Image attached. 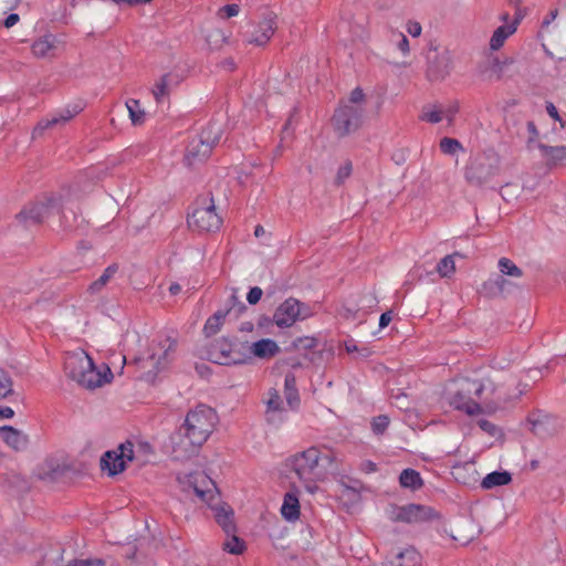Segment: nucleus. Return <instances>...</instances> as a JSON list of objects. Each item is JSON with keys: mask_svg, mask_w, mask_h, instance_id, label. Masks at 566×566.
Returning <instances> with one entry per match:
<instances>
[{"mask_svg": "<svg viewBox=\"0 0 566 566\" xmlns=\"http://www.w3.org/2000/svg\"><path fill=\"white\" fill-rule=\"evenodd\" d=\"M451 407L472 416L481 412H493L502 407L510 398L502 387H496L491 380L478 381L461 378L454 380L447 391Z\"/></svg>", "mask_w": 566, "mask_h": 566, "instance_id": "f257e3e1", "label": "nucleus"}, {"mask_svg": "<svg viewBox=\"0 0 566 566\" xmlns=\"http://www.w3.org/2000/svg\"><path fill=\"white\" fill-rule=\"evenodd\" d=\"M334 462V454L328 450L310 447L297 451L285 460V465L296 476L298 488L314 494L318 483L324 480ZM296 484V482H294Z\"/></svg>", "mask_w": 566, "mask_h": 566, "instance_id": "f03ea898", "label": "nucleus"}, {"mask_svg": "<svg viewBox=\"0 0 566 566\" xmlns=\"http://www.w3.org/2000/svg\"><path fill=\"white\" fill-rule=\"evenodd\" d=\"M219 417L214 409L199 405L191 409L185 419L180 433L172 437L175 452L180 454L193 453L201 447L217 428Z\"/></svg>", "mask_w": 566, "mask_h": 566, "instance_id": "7ed1b4c3", "label": "nucleus"}, {"mask_svg": "<svg viewBox=\"0 0 566 566\" xmlns=\"http://www.w3.org/2000/svg\"><path fill=\"white\" fill-rule=\"evenodd\" d=\"M64 368L70 378L86 389L101 388L113 380V373L106 363L96 364L84 350L66 355Z\"/></svg>", "mask_w": 566, "mask_h": 566, "instance_id": "20e7f679", "label": "nucleus"}, {"mask_svg": "<svg viewBox=\"0 0 566 566\" xmlns=\"http://www.w3.org/2000/svg\"><path fill=\"white\" fill-rule=\"evenodd\" d=\"M176 357V340L169 336H159L153 339L147 349L135 361L142 378L155 384L159 375L166 371Z\"/></svg>", "mask_w": 566, "mask_h": 566, "instance_id": "39448f33", "label": "nucleus"}, {"mask_svg": "<svg viewBox=\"0 0 566 566\" xmlns=\"http://www.w3.org/2000/svg\"><path fill=\"white\" fill-rule=\"evenodd\" d=\"M177 480L180 490L186 495H193V500L198 503L207 505L218 500L219 492L216 483L205 472L179 473Z\"/></svg>", "mask_w": 566, "mask_h": 566, "instance_id": "423d86ee", "label": "nucleus"}, {"mask_svg": "<svg viewBox=\"0 0 566 566\" xmlns=\"http://www.w3.org/2000/svg\"><path fill=\"white\" fill-rule=\"evenodd\" d=\"M139 449H149V443L127 441L116 449L105 452L101 459L102 470L107 472L108 475H116L123 472L128 462L138 459Z\"/></svg>", "mask_w": 566, "mask_h": 566, "instance_id": "0eeeda50", "label": "nucleus"}, {"mask_svg": "<svg viewBox=\"0 0 566 566\" xmlns=\"http://www.w3.org/2000/svg\"><path fill=\"white\" fill-rule=\"evenodd\" d=\"M221 134V125L218 123H212L202 129L198 139H193L187 148V161L193 165L206 159L214 145L219 143Z\"/></svg>", "mask_w": 566, "mask_h": 566, "instance_id": "6e6552de", "label": "nucleus"}, {"mask_svg": "<svg viewBox=\"0 0 566 566\" xmlns=\"http://www.w3.org/2000/svg\"><path fill=\"white\" fill-rule=\"evenodd\" d=\"M311 315L312 313L306 305L296 298L290 297L276 307L273 314V322L280 328H287L297 321H303Z\"/></svg>", "mask_w": 566, "mask_h": 566, "instance_id": "1a4fd4ad", "label": "nucleus"}, {"mask_svg": "<svg viewBox=\"0 0 566 566\" xmlns=\"http://www.w3.org/2000/svg\"><path fill=\"white\" fill-rule=\"evenodd\" d=\"M208 358L219 365H232L247 363L243 352H240L227 338H220L212 343L208 349Z\"/></svg>", "mask_w": 566, "mask_h": 566, "instance_id": "9d476101", "label": "nucleus"}, {"mask_svg": "<svg viewBox=\"0 0 566 566\" xmlns=\"http://www.w3.org/2000/svg\"><path fill=\"white\" fill-rule=\"evenodd\" d=\"M188 223L199 231L209 232L218 230L221 226V218L216 212L212 199L195 208L188 218Z\"/></svg>", "mask_w": 566, "mask_h": 566, "instance_id": "9b49d317", "label": "nucleus"}, {"mask_svg": "<svg viewBox=\"0 0 566 566\" xmlns=\"http://www.w3.org/2000/svg\"><path fill=\"white\" fill-rule=\"evenodd\" d=\"M364 109L357 105H342L334 115L335 128L340 134H348L357 129L361 123Z\"/></svg>", "mask_w": 566, "mask_h": 566, "instance_id": "f8f14e48", "label": "nucleus"}, {"mask_svg": "<svg viewBox=\"0 0 566 566\" xmlns=\"http://www.w3.org/2000/svg\"><path fill=\"white\" fill-rule=\"evenodd\" d=\"M526 147L530 151L537 149L549 168L566 164V145L548 146L530 138L526 142Z\"/></svg>", "mask_w": 566, "mask_h": 566, "instance_id": "ddd939ff", "label": "nucleus"}, {"mask_svg": "<svg viewBox=\"0 0 566 566\" xmlns=\"http://www.w3.org/2000/svg\"><path fill=\"white\" fill-rule=\"evenodd\" d=\"M60 203L56 198H49L28 206L19 214L25 221L40 222L51 214L60 211Z\"/></svg>", "mask_w": 566, "mask_h": 566, "instance_id": "4468645a", "label": "nucleus"}, {"mask_svg": "<svg viewBox=\"0 0 566 566\" xmlns=\"http://www.w3.org/2000/svg\"><path fill=\"white\" fill-rule=\"evenodd\" d=\"M63 45L64 40L60 35L48 33L33 41L31 51L39 59L54 57Z\"/></svg>", "mask_w": 566, "mask_h": 566, "instance_id": "2eb2a0df", "label": "nucleus"}, {"mask_svg": "<svg viewBox=\"0 0 566 566\" xmlns=\"http://www.w3.org/2000/svg\"><path fill=\"white\" fill-rule=\"evenodd\" d=\"M276 30L275 17L268 15L253 25L252 31L247 35L245 41L249 44H266Z\"/></svg>", "mask_w": 566, "mask_h": 566, "instance_id": "dca6fc26", "label": "nucleus"}, {"mask_svg": "<svg viewBox=\"0 0 566 566\" xmlns=\"http://www.w3.org/2000/svg\"><path fill=\"white\" fill-rule=\"evenodd\" d=\"M244 355L247 361L252 358L270 359L280 353V346L271 338H262L260 340L247 344L244 346Z\"/></svg>", "mask_w": 566, "mask_h": 566, "instance_id": "f3484780", "label": "nucleus"}, {"mask_svg": "<svg viewBox=\"0 0 566 566\" xmlns=\"http://www.w3.org/2000/svg\"><path fill=\"white\" fill-rule=\"evenodd\" d=\"M499 20L503 24L499 25L492 32L489 40V49L492 52L500 51L504 46L507 39H510L516 32L514 24H507V12L501 13Z\"/></svg>", "mask_w": 566, "mask_h": 566, "instance_id": "a211bd4d", "label": "nucleus"}, {"mask_svg": "<svg viewBox=\"0 0 566 566\" xmlns=\"http://www.w3.org/2000/svg\"><path fill=\"white\" fill-rule=\"evenodd\" d=\"M207 506L214 513L217 523L222 527L226 534L235 532L233 510L228 504L222 503L219 495L216 502L207 504Z\"/></svg>", "mask_w": 566, "mask_h": 566, "instance_id": "6ab92c4d", "label": "nucleus"}, {"mask_svg": "<svg viewBox=\"0 0 566 566\" xmlns=\"http://www.w3.org/2000/svg\"><path fill=\"white\" fill-rule=\"evenodd\" d=\"M206 49L210 52L220 51L230 41V32L220 27H207L201 30Z\"/></svg>", "mask_w": 566, "mask_h": 566, "instance_id": "aec40b11", "label": "nucleus"}, {"mask_svg": "<svg viewBox=\"0 0 566 566\" xmlns=\"http://www.w3.org/2000/svg\"><path fill=\"white\" fill-rule=\"evenodd\" d=\"M500 171L499 161L492 160L488 165L480 164L467 171V179L475 185H484L491 181Z\"/></svg>", "mask_w": 566, "mask_h": 566, "instance_id": "412c9836", "label": "nucleus"}, {"mask_svg": "<svg viewBox=\"0 0 566 566\" xmlns=\"http://www.w3.org/2000/svg\"><path fill=\"white\" fill-rule=\"evenodd\" d=\"M0 438L8 447L17 451L24 450L29 443L28 436L11 426L0 427Z\"/></svg>", "mask_w": 566, "mask_h": 566, "instance_id": "4be33fe9", "label": "nucleus"}, {"mask_svg": "<svg viewBox=\"0 0 566 566\" xmlns=\"http://www.w3.org/2000/svg\"><path fill=\"white\" fill-rule=\"evenodd\" d=\"M178 84V77L174 74H165L154 83L151 94L157 104H163L168 97L174 85Z\"/></svg>", "mask_w": 566, "mask_h": 566, "instance_id": "5701e85b", "label": "nucleus"}, {"mask_svg": "<svg viewBox=\"0 0 566 566\" xmlns=\"http://www.w3.org/2000/svg\"><path fill=\"white\" fill-rule=\"evenodd\" d=\"M281 514L284 520L289 522H295L300 517V501L298 497L293 493L289 492L284 495L283 503L281 506Z\"/></svg>", "mask_w": 566, "mask_h": 566, "instance_id": "b1692460", "label": "nucleus"}, {"mask_svg": "<svg viewBox=\"0 0 566 566\" xmlns=\"http://www.w3.org/2000/svg\"><path fill=\"white\" fill-rule=\"evenodd\" d=\"M421 556L413 547H406L396 554L395 559L390 560V566H417Z\"/></svg>", "mask_w": 566, "mask_h": 566, "instance_id": "393cba45", "label": "nucleus"}, {"mask_svg": "<svg viewBox=\"0 0 566 566\" xmlns=\"http://www.w3.org/2000/svg\"><path fill=\"white\" fill-rule=\"evenodd\" d=\"M513 283L510 279H506L505 275L499 274L493 277H490L484 283V289L489 291L491 294H503L505 292L511 291L513 287Z\"/></svg>", "mask_w": 566, "mask_h": 566, "instance_id": "a878e982", "label": "nucleus"}, {"mask_svg": "<svg viewBox=\"0 0 566 566\" xmlns=\"http://www.w3.org/2000/svg\"><path fill=\"white\" fill-rule=\"evenodd\" d=\"M511 480L512 476L507 471H494L483 478L481 486L485 490H490L496 486L506 485Z\"/></svg>", "mask_w": 566, "mask_h": 566, "instance_id": "bb28decb", "label": "nucleus"}, {"mask_svg": "<svg viewBox=\"0 0 566 566\" xmlns=\"http://www.w3.org/2000/svg\"><path fill=\"white\" fill-rule=\"evenodd\" d=\"M228 314L229 311L219 310L210 316L203 326L205 334L207 336L216 335L221 329Z\"/></svg>", "mask_w": 566, "mask_h": 566, "instance_id": "cd10ccee", "label": "nucleus"}, {"mask_svg": "<svg viewBox=\"0 0 566 566\" xmlns=\"http://www.w3.org/2000/svg\"><path fill=\"white\" fill-rule=\"evenodd\" d=\"M126 108L133 125L138 126L145 123L146 113L138 99H128L126 102Z\"/></svg>", "mask_w": 566, "mask_h": 566, "instance_id": "c85d7f7f", "label": "nucleus"}, {"mask_svg": "<svg viewBox=\"0 0 566 566\" xmlns=\"http://www.w3.org/2000/svg\"><path fill=\"white\" fill-rule=\"evenodd\" d=\"M284 394L287 403L294 407L298 402V392L296 388V380L293 374H287L284 379Z\"/></svg>", "mask_w": 566, "mask_h": 566, "instance_id": "c756f323", "label": "nucleus"}, {"mask_svg": "<svg viewBox=\"0 0 566 566\" xmlns=\"http://www.w3.org/2000/svg\"><path fill=\"white\" fill-rule=\"evenodd\" d=\"M400 484L403 488L418 489L422 484V480L420 474L412 469H406L400 473L399 476Z\"/></svg>", "mask_w": 566, "mask_h": 566, "instance_id": "7c9ffc66", "label": "nucleus"}, {"mask_svg": "<svg viewBox=\"0 0 566 566\" xmlns=\"http://www.w3.org/2000/svg\"><path fill=\"white\" fill-rule=\"evenodd\" d=\"M228 538L223 543V549L233 555H240L244 552V543L235 535V532L232 534H227Z\"/></svg>", "mask_w": 566, "mask_h": 566, "instance_id": "2f4dec72", "label": "nucleus"}, {"mask_svg": "<svg viewBox=\"0 0 566 566\" xmlns=\"http://www.w3.org/2000/svg\"><path fill=\"white\" fill-rule=\"evenodd\" d=\"M455 256H460L459 253H455V254H452V255H447L444 256L437 265V272L443 276V277H448L450 275H452L455 271V262H454V258Z\"/></svg>", "mask_w": 566, "mask_h": 566, "instance_id": "473e14b6", "label": "nucleus"}, {"mask_svg": "<svg viewBox=\"0 0 566 566\" xmlns=\"http://www.w3.org/2000/svg\"><path fill=\"white\" fill-rule=\"evenodd\" d=\"M499 270L500 273L509 276L511 279L513 277H521L522 271L520 268H517L510 259L507 258H501L499 260Z\"/></svg>", "mask_w": 566, "mask_h": 566, "instance_id": "72a5a7b5", "label": "nucleus"}, {"mask_svg": "<svg viewBox=\"0 0 566 566\" xmlns=\"http://www.w3.org/2000/svg\"><path fill=\"white\" fill-rule=\"evenodd\" d=\"M14 394L13 381L10 375L0 368V399H7Z\"/></svg>", "mask_w": 566, "mask_h": 566, "instance_id": "f704fd0d", "label": "nucleus"}, {"mask_svg": "<svg viewBox=\"0 0 566 566\" xmlns=\"http://www.w3.org/2000/svg\"><path fill=\"white\" fill-rule=\"evenodd\" d=\"M421 119L431 124L440 123L444 119L442 107L430 106L422 111Z\"/></svg>", "mask_w": 566, "mask_h": 566, "instance_id": "c9c22d12", "label": "nucleus"}, {"mask_svg": "<svg viewBox=\"0 0 566 566\" xmlns=\"http://www.w3.org/2000/svg\"><path fill=\"white\" fill-rule=\"evenodd\" d=\"M74 116V113H72L71 111H64L61 115L59 116H52L51 118H48V119H44V120H41L36 127V130L38 129H44V128H48L50 126H53V125H57L60 123H66L67 120H70L72 117Z\"/></svg>", "mask_w": 566, "mask_h": 566, "instance_id": "e433bc0d", "label": "nucleus"}, {"mask_svg": "<svg viewBox=\"0 0 566 566\" xmlns=\"http://www.w3.org/2000/svg\"><path fill=\"white\" fill-rule=\"evenodd\" d=\"M439 60H440V63H441V67L440 69H437V70H432L431 69V72H433V76L436 78H439V77H443L446 76L450 69H451V55L448 51H443L439 54Z\"/></svg>", "mask_w": 566, "mask_h": 566, "instance_id": "4c0bfd02", "label": "nucleus"}, {"mask_svg": "<svg viewBox=\"0 0 566 566\" xmlns=\"http://www.w3.org/2000/svg\"><path fill=\"white\" fill-rule=\"evenodd\" d=\"M422 510L423 507L411 504L401 510L399 517L407 522H415L420 517Z\"/></svg>", "mask_w": 566, "mask_h": 566, "instance_id": "58836bf2", "label": "nucleus"}, {"mask_svg": "<svg viewBox=\"0 0 566 566\" xmlns=\"http://www.w3.org/2000/svg\"><path fill=\"white\" fill-rule=\"evenodd\" d=\"M116 268L115 266H108L104 273L90 285V290L94 292H98L108 281L109 279L115 274Z\"/></svg>", "mask_w": 566, "mask_h": 566, "instance_id": "ea45409f", "label": "nucleus"}, {"mask_svg": "<svg viewBox=\"0 0 566 566\" xmlns=\"http://www.w3.org/2000/svg\"><path fill=\"white\" fill-rule=\"evenodd\" d=\"M440 149L443 154L454 155L462 149V146L457 139L444 137L440 140Z\"/></svg>", "mask_w": 566, "mask_h": 566, "instance_id": "a19ab883", "label": "nucleus"}, {"mask_svg": "<svg viewBox=\"0 0 566 566\" xmlns=\"http://www.w3.org/2000/svg\"><path fill=\"white\" fill-rule=\"evenodd\" d=\"M240 6L237 3L226 4L218 9L217 17L221 20H227L237 17L240 13Z\"/></svg>", "mask_w": 566, "mask_h": 566, "instance_id": "79ce46f5", "label": "nucleus"}, {"mask_svg": "<svg viewBox=\"0 0 566 566\" xmlns=\"http://www.w3.org/2000/svg\"><path fill=\"white\" fill-rule=\"evenodd\" d=\"M389 426V418L385 415L375 417L371 421V429L375 434H381Z\"/></svg>", "mask_w": 566, "mask_h": 566, "instance_id": "37998d69", "label": "nucleus"}, {"mask_svg": "<svg viewBox=\"0 0 566 566\" xmlns=\"http://www.w3.org/2000/svg\"><path fill=\"white\" fill-rule=\"evenodd\" d=\"M352 171L353 167L349 161L342 164L336 172V181L343 184L352 175Z\"/></svg>", "mask_w": 566, "mask_h": 566, "instance_id": "c03bdc74", "label": "nucleus"}, {"mask_svg": "<svg viewBox=\"0 0 566 566\" xmlns=\"http://www.w3.org/2000/svg\"><path fill=\"white\" fill-rule=\"evenodd\" d=\"M479 426L483 431H485L493 438H500L502 436L501 430L495 424L488 420H480Z\"/></svg>", "mask_w": 566, "mask_h": 566, "instance_id": "a18cd8bd", "label": "nucleus"}, {"mask_svg": "<svg viewBox=\"0 0 566 566\" xmlns=\"http://www.w3.org/2000/svg\"><path fill=\"white\" fill-rule=\"evenodd\" d=\"M282 400L276 390L269 391V399L266 400V406L269 410H279L281 407Z\"/></svg>", "mask_w": 566, "mask_h": 566, "instance_id": "49530a36", "label": "nucleus"}, {"mask_svg": "<svg viewBox=\"0 0 566 566\" xmlns=\"http://www.w3.org/2000/svg\"><path fill=\"white\" fill-rule=\"evenodd\" d=\"M397 36V40H396V46L399 51H401V53L403 55H407L410 51V48H409V41L407 39V36L403 34V33H397L396 34Z\"/></svg>", "mask_w": 566, "mask_h": 566, "instance_id": "de8ad7c7", "label": "nucleus"}, {"mask_svg": "<svg viewBox=\"0 0 566 566\" xmlns=\"http://www.w3.org/2000/svg\"><path fill=\"white\" fill-rule=\"evenodd\" d=\"M363 101H364V92L361 91V88L356 87L355 90L352 91L347 105L360 106Z\"/></svg>", "mask_w": 566, "mask_h": 566, "instance_id": "09e8293b", "label": "nucleus"}, {"mask_svg": "<svg viewBox=\"0 0 566 566\" xmlns=\"http://www.w3.org/2000/svg\"><path fill=\"white\" fill-rule=\"evenodd\" d=\"M229 301L231 303L230 308L227 310L229 311V313H231L233 310H235L239 313L244 308L243 303L239 300L237 292L234 290L231 292Z\"/></svg>", "mask_w": 566, "mask_h": 566, "instance_id": "8fccbe9b", "label": "nucleus"}, {"mask_svg": "<svg viewBox=\"0 0 566 566\" xmlns=\"http://www.w3.org/2000/svg\"><path fill=\"white\" fill-rule=\"evenodd\" d=\"M262 294H263L262 290L258 286H254V287L250 289V291L247 295V301L250 304L254 305L261 300Z\"/></svg>", "mask_w": 566, "mask_h": 566, "instance_id": "3c124183", "label": "nucleus"}, {"mask_svg": "<svg viewBox=\"0 0 566 566\" xmlns=\"http://www.w3.org/2000/svg\"><path fill=\"white\" fill-rule=\"evenodd\" d=\"M139 340V335L136 332H127L124 336V350L129 352V345Z\"/></svg>", "mask_w": 566, "mask_h": 566, "instance_id": "603ef678", "label": "nucleus"}, {"mask_svg": "<svg viewBox=\"0 0 566 566\" xmlns=\"http://www.w3.org/2000/svg\"><path fill=\"white\" fill-rule=\"evenodd\" d=\"M546 111H547V114L555 120L559 122L562 127H564V123L562 122V118L558 114V111L556 108V106L553 104V103H547L546 104Z\"/></svg>", "mask_w": 566, "mask_h": 566, "instance_id": "864d4df0", "label": "nucleus"}, {"mask_svg": "<svg viewBox=\"0 0 566 566\" xmlns=\"http://www.w3.org/2000/svg\"><path fill=\"white\" fill-rule=\"evenodd\" d=\"M523 18H524V14L521 10H517L513 18H511L510 14L507 13V24H514L515 31H517V28H518L520 23L522 22Z\"/></svg>", "mask_w": 566, "mask_h": 566, "instance_id": "5fc2aeb1", "label": "nucleus"}, {"mask_svg": "<svg viewBox=\"0 0 566 566\" xmlns=\"http://www.w3.org/2000/svg\"><path fill=\"white\" fill-rule=\"evenodd\" d=\"M421 30L422 28L418 22H409L407 24V31L413 38L419 36L421 34Z\"/></svg>", "mask_w": 566, "mask_h": 566, "instance_id": "6e6d98bb", "label": "nucleus"}, {"mask_svg": "<svg viewBox=\"0 0 566 566\" xmlns=\"http://www.w3.org/2000/svg\"><path fill=\"white\" fill-rule=\"evenodd\" d=\"M153 453V449L149 446V449H139L138 459H135L139 463H145L148 461L149 455Z\"/></svg>", "mask_w": 566, "mask_h": 566, "instance_id": "4d7b16f0", "label": "nucleus"}, {"mask_svg": "<svg viewBox=\"0 0 566 566\" xmlns=\"http://www.w3.org/2000/svg\"><path fill=\"white\" fill-rule=\"evenodd\" d=\"M442 109H443L444 119H447L449 123H451L453 117H454V114L458 111L457 106H448V107L442 108Z\"/></svg>", "mask_w": 566, "mask_h": 566, "instance_id": "13d9d810", "label": "nucleus"}, {"mask_svg": "<svg viewBox=\"0 0 566 566\" xmlns=\"http://www.w3.org/2000/svg\"><path fill=\"white\" fill-rule=\"evenodd\" d=\"M391 312H385L380 315V318H379V327L380 328H385L389 325V323L391 322Z\"/></svg>", "mask_w": 566, "mask_h": 566, "instance_id": "bf43d9fd", "label": "nucleus"}, {"mask_svg": "<svg viewBox=\"0 0 566 566\" xmlns=\"http://www.w3.org/2000/svg\"><path fill=\"white\" fill-rule=\"evenodd\" d=\"M14 417V411L11 407H0V419H11Z\"/></svg>", "mask_w": 566, "mask_h": 566, "instance_id": "052dcab7", "label": "nucleus"}, {"mask_svg": "<svg viewBox=\"0 0 566 566\" xmlns=\"http://www.w3.org/2000/svg\"><path fill=\"white\" fill-rule=\"evenodd\" d=\"M19 22V15L17 13L9 14L4 20L6 28H11Z\"/></svg>", "mask_w": 566, "mask_h": 566, "instance_id": "680f3d73", "label": "nucleus"}, {"mask_svg": "<svg viewBox=\"0 0 566 566\" xmlns=\"http://www.w3.org/2000/svg\"><path fill=\"white\" fill-rule=\"evenodd\" d=\"M557 17V10L551 11V13L543 20L542 28L548 27Z\"/></svg>", "mask_w": 566, "mask_h": 566, "instance_id": "e2e57ef3", "label": "nucleus"}, {"mask_svg": "<svg viewBox=\"0 0 566 566\" xmlns=\"http://www.w3.org/2000/svg\"><path fill=\"white\" fill-rule=\"evenodd\" d=\"M527 130H528V133H530V137H528V139H530V138H533V139H535V140H538V139H537V134H538V133H537V129H536V127H535L534 123L530 122V123L527 124Z\"/></svg>", "mask_w": 566, "mask_h": 566, "instance_id": "0e129e2a", "label": "nucleus"}, {"mask_svg": "<svg viewBox=\"0 0 566 566\" xmlns=\"http://www.w3.org/2000/svg\"><path fill=\"white\" fill-rule=\"evenodd\" d=\"M537 185H538L537 180L530 181V180L525 179L523 181V188L526 190H530V191H533L537 187Z\"/></svg>", "mask_w": 566, "mask_h": 566, "instance_id": "69168bd1", "label": "nucleus"}, {"mask_svg": "<svg viewBox=\"0 0 566 566\" xmlns=\"http://www.w3.org/2000/svg\"><path fill=\"white\" fill-rule=\"evenodd\" d=\"M363 470L366 472H374L376 470V464L371 461H366L363 463Z\"/></svg>", "mask_w": 566, "mask_h": 566, "instance_id": "338daca9", "label": "nucleus"}, {"mask_svg": "<svg viewBox=\"0 0 566 566\" xmlns=\"http://www.w3.org/2000/svg\"><path fill=\"white\" fill-rule=\"evenodd\" d=\"M180 291H181V286H180L178 283H172V284L169 286V292H170V294H172V295L178 294Z\"/></svg>", "mask_w": 566, "mask_h": 566, "instance_id": "774afa93", "label": "nucleus"}]
</instances>
